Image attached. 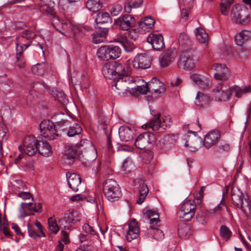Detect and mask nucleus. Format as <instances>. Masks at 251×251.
<instances>
[{
	"instance_id": "obj_1",
	"label": "nucleus",
	"mask_w": 251,
	"mask_h": 251,
	"mask_svg": "<svg viewBox=\"0 0 251 251\" xmlns=\"http://www.w3.org/2000/svg\"><path fill=\"white\" fill-rule=\"evenodd\" d=\"M40 133L38 139L36 140L32 135L26 137L24 141L23 145L19 147L20 152L24 151L28 156H33L37 151L44 156L47 155V124L43 120L39 125Z\"/></svg>"
},
{
	"instance_id": "obj_2",
	"label": "nucleus",
	"mask_w": 251,
	"mask_h": 251,
	"mask_svg": "<svg viewBox=\"0 0 251 251\" xmlns=\"http://www.w3.org/2000/svg\"><path fill=\"white\" fill-rule=\"evenodd\" d=\"M115 77L116 79L114 87L117 90L119 94H125L126 90L129 88L128 85L134 83L133 77L129 75L130 67L126 64H122L117 61L113 62Z\"/></svg>"
},
{
	"instance_id": "obj_3",
	"label": "nucleus",
	"mask_w": 251,
	"mask_h": 251,
	"mask_svg": "<svg viewBox=\"0 0 251 251\" xmlns=\"http://www.w3.org/2000/svg\"><path fill=\"white\" fill-rule=\"evenodd\" d=\"M232 203L237 208L241 209L249 218L251 219V205L248 198L237 187H233L231 191Z\"/></svg>"
},
{
	"instance_id": "obj_4",
	"label": "nucleus",
	"mask_w": 251,
	"mask_h": 251,
	"mask_svg": "<svg viewBox=\"0 0 251 251\" xmlns=\"http://www.w3.org/2000/svg\"><path fill=\"white\" fill-rule=\"evenodd\" d=\"M103 191L106 198L111 202L118 201L122 196L121 188L113 179H107L104 181Z\"/></svg>"
},
{
	"instance_id": "obj_5",
	"label": "nucleus",
	"mask_w": 251,
	"mask_h": 251,
	"mask_svg": "<svg viewBox=\"0 0 251 251\" xmlns=\"http://www.w3.org/2000/svg\"><path fill=\"white\" fill-rule=\"evenodd\" d=\"M231 20L236 24L246 25L250 21L248 8L240 4H235L230 13Z\"/></svg>"
},
{
	"instance_id": "obj_6",
	"label": "nucleus",
	"mask_w": 251,
	"mask_h": 251,
	"mask_svg": "<svg viewBox=\"0 0 251 251\" xmlns=\"http://www.w3.org/2000/svg\"><path fill=\"white\" fill-rule=\"evenodd\" d=\"M196 205L193 200L186 201L180 206L177 212V216L183 221H190L196 212Z\"/></svg>"
},
{
	"instance_id": "obj_7",
	"label": "nucleus",
	"mask_w": 251,
	"mask_h": 251,
	"mask_svg": "<svg viewBox=\"0 0 251 251\" xmlns=\"http://www.w3.org/2000/svg\"><path fill=\"white\" fill-rule=\"evenodd\" d=\"M121 53L120 47L112 45L102 46L97 52L98 57L104 60L116 59L120 56Z\"/></svg>"
},
{
	"instance_id": "obj_8",
	"label": "nucleus",
	"mask_w": 251,
	"mask_h": 251,
	"mask_svg": "<svg viewBox=\"0 0 251 251\" xmlns=\"http://www.w3.org/2000/svg\"><path fill=\"white\" fill-rule=\"evenodd\" d=\"M156 140L154 134L150 132H145L140 134L135 142V147L140 150L150 148Z\"/></svg>"
},
{
	"instance_id": "obj_9",
	"label": "nucleus",
	"mask_w": 251,
	"mask_h": 251,
	"mask_svg": "<svg viewBox=\"0 0 251 251\" xmlns=\"http://www.w3.org/2000/svg\"><path fill=\"white\" fill-rule=\"evenodd\" d=\"M194 51L191 49L183 50L179 60L177 62L179 67H182L185 70H192L195 67V62L193 59Z\"/></svg>"
},
{
	"instance_id": "obj_10",
	"label": "nucleus",
	"mask_w": 251,
	"mask_h": 251,
	"mask_svg": "<svg viewBox=\"0 0 251 251\" xmlns=\"http://www.w3.org/2000/svg\"><path fill=\"white\" fill-rule=\"evenodd\" d=\"M151 57L145 53L137 54L132 61V65L134 68L139 69H147L150 67Z\"/></svg>"
},
{
	"instance_id": "obj_11",
	"label": "nucleus",
	"mask_w": 251,
	"mask_h": 251,
	"mask_svg": "<svg viewBox=\"0 0 251 251\" xmlns=\"http://www.w3.org/2000/svg\"><path fill=\"white\" fill-rule=\"evenodd\" d=\"M177 55V50L175 48H170L162 53L159 58L161 66L166 67L174 61Z\"/></svg>"
},
{
	"instance_id": "obj_12",
	"label": "nucleus",
	"mask_w": 251,
	"mask_h": 251,
	"mask_svg": "<svg viewBox=\"0 0 251 251\" xmlns=\"http://www.w3.org/2000/svg\"><path fill=\"white\" fill-rule=\"evenodd\" d=\"M215 100L219 101L228 100L232 94L231 88L220 84L213 90Z\"/></svg>"
},
{
	"instance_id": "obj_13",
	"label": "nucleus",
	"mask_w": 251,
	"mask_h": 251,
	"mask_svg": "<svg viewBox=\"0 0 251 251\" xmlns=\"http://www.w3.org/2000/svg\"><path fill=\"white\" fill-rule=\"evenodd\" d=\"M51 27H52L56 31L64 34V31L67 32L73 29V25L70 22L68 23H62L60 21L58 16H51Z\"/></svg>"
},
{
	"instance_id": "obj_14",
	"label": "nucleus",
	"mask_w": 251,
	"mask_h": 251,
	"mask_svg": "<svg viewBox=\"0 0 251 251\" xmlns=\"http://www.w3.org/2000/svg\"><path fill=\"white\" fill-rule=\"evenodd\" d=\"M147 41L151 45L154 50L160 51L165 48L164 38L160 34L150 33L147 38Z\"/></svg>"
},
{
	"instance_id": "obj_15",
	"label": "nucleus",
	"mask_w": 251,
	"mask_h": 251,
	"mask_svg": "<svg viewBox=\"0 0 251 251\" xmlns=\"http://www.w3.org/2000/svg\"><path fill=\"white\" fill-rule=\"evenodd\" d=\"M212 69L215 71L214 76L216 79L226 80L230 76L228 69L225 64H214Z\"/></svg>"
},
{
	"instance_id": "obj_16",
	"label": "nucleus",
	"mask_w": 251,
	"mask_h": 251,
	"mask_svg": "<svg viewBox=\"0 0 251 251\" xmlns=\"http://www.w3.org/2000/svg\"><path fill=\"white\" fill-rule=\"evenodd\" d=\"M149 92L154 94L155 97L164 92L166 90V86L159 79L154 77L148 83Z\"/></svg>"
},
{
	"instance_id": "obj_17",
	"label": "nucleus",
	"mask_w": 251,
	"mask_h": 251,
	"mask_svg": "<svg viewBox=\"0 0 251 251\" xmlns=\"http://www.w3.org/2000/svg\"><path fill=\"white\" fill-rule=\"evenodd\" d=\"M135 23V18L131 15L126 14L120 17L116 22V25H119L120 28L123 30H127L133 25Z\"/></svg>"
},
{
	"instance_id": "obj_18",
	"label": "nucleus",
	"mask_w": 251,
	"mask_h": 251,
	"mask_svg": "<svg viewBox=\"0 0 251 251\" xmlns=\"http://www.w3.org/2000/svg\"><path fill=\"white\" fill-rule=\"evenodd\" d=\"M66 175L69 187L75 192L78 191L81 181L79 175L69 172H67Z\"/></svg>"
},
{
	"instance_id": "obj_19",
	"label": "nucleus",
	"mask_w": 251,
	"mask_h": 251,
	"mask_svg": "<svg viewBox=\"0 0 251 251\" xmlns=\"http://www.w3.org/2000/svg\"><path fill=\"white\" fill-rule=\"evenodd\" d=\"M160 117V113L154 114L153 118L147 124L143 125V126H145L146 128H151L153 131H157L159 129H161L162 130L165 129L167 125L162 124Z\"/></svg>"
},
{
	"instance_id": "obj_20",
	"label": "nucleus",
	"mask_w": 251,
	"mask_h": 251,
	"mask_svg": "<svg viewBox=\"0 0 251 251\" xmlns=\"http://www.w3.org/2000/svg\"><path fill=\"white\" fill-rule=\"evenodd\" d=\"M19 211L21 213L20 216L21 218H24L31 214L32 215V211L40 212L39 209H37L32 202H22L19 208Z\"/></svg>"
},
{
	"instance_id": "obj_21",
	"label": "nucleus",
	"mask_w": 251,
	"mask_h": 251,
	"mask_svg": "<svg viewBox=\"0 0 251 251\" xmlns=\"http://www.w3.org/2000/svg\"><path fill=\"white\" fill-rule=\"evenodd\" d=\"M221 136L218 130H213L209 132L204 137L203 145L206 149H209L214 145Z\"/></svg>"
},
{
	"instance_id": "obj_22",
	"label": "nucleus",
	"mask_w": 251,
	"mask_h": 251,
	"mask_svg": "<svg viewBox=\"0 0 251 251\" xmlns=\"http://www.w3.org/2000/svg\"><path fill=\"white\" fill-rule=\"evenodd\" d=\"M139 228L135 219L131 220L128 224V230L126 236V240L130 242L137 238L139 235Z\"/></svg>"
},
{
	"instance_id": "obj_23",
	"label": "nucleus",
	"mask_w": 251,
	"mask_h": 251,
	"mask_svg": "<svg viewBox=\"0 0 251 251\" xmlns=\"http://www.w3.org/2000/svg\"><path fill=\"white\" fill-rule=\"evenodd\" d=\"M109 29L110 28L107 26H100V29L93 34V42L95 44L103 42L105 40Z\"/></svg>"
},
{
	"instance_id": "obj_24",
	"label": "nucleus",
	"mask_w": 251,
	"mask_h": 251,
	"mask_svg": "<svg viewBox=\"0 0 251 251\" xmlns=\"http://www.w3.org/2000/svg\"><path fill=\"white\" fill-rule=\"evenodd\" d=\"M62 220L66 224H71L79 221V213L74 209H69L64 214Z\"/></svg>"
},
{
	"instance_id": "obj_25",
	"label": "nucleus",
	"mask_w": 251,
	"mask_h": 251,
	"mask_svg": "<svg viewBox=\"0 0 251 251\" xmlns=\"http://www.w3.org/2000/svg\"><path fill=\"white\" fill-rule=\"evenodd\" d=\"M119 135L121 141L127 142L133 138L134 131L128 126H122L119 128Z\"/></svg>"
},
{
	"instance_id": "obj_26",
	"label": "nucleus",
	"mask_w": 251,
	"mask_h": 251,
	"mask_svg": "<svg viewBox=\"0 0 251 251\" xmlns=\"http://www.w3.org/2000/svg\"><path fill=\"white\" fill-rule=\"evenodd\" d=\"M138 183L139 184V192L140 197L137 200V203L139 204H142L147 194L149 193V189L146 184L145 183L144 180L142 179H138Z\"/></svg>"
},
{
	"instance_id": "obj_27",
	"label": "nucleus",
	"mask_w": 251,
	"mask_h": 251,
	"mask_svg": "<svg viewBox=\"0 0 251 251\" xmlns=\"http://www.w3.org/2000/svg\"><path fill=\"white\" fill-rule=\"evenodd\" d=\"M251 39V32L247 30H243L235 37V41L239 46H242L249 40Z\"/></svg>"
},
{
	"instance_id": "obj_28",
	"label": "nucleus",
	"mask_w": 251,
	"mask_h": 251,
	"mask_svg": "<svg viewBox=\"0 0 251 251\" xmlns=\"http://www.w3.org/2000/svg\"><path fill=\"white\" fill-rule=\"evenodd\" d=\"M143 83L144 84L141 85H137L135 87H131L130 85H128V86L129 87V89L126 90V93L127 92H129L130 94H145L147 92H149V88L148 86V83L145 82L144 80H142Z\"/></svg>"
},
{
	"instance_id": "obj_29",
	"label": "nucleus",
	"mask_w": 251,
	"mask_h": 251,
	"mask_svg": "<svg viewBox=\"0 0 251 251\" xmlns=\"http://www.w3.org/2000/svg\"><path fill=\"white\" fill-rule=\"evenodd\" d=\"M100 124V128L103 129L105 134H107V148L109 151H112V146L111 140L110 139V135L108 134L107 130V119L102 116H100L99 118Z\"/></svg>"
},
{
	"instance_id": "obj_30",
	"label": "nucleus",
	"mask_w": 251,
	"mask_h": 251,
	"mask_svg": "<svg viewBox=\"0 0 251 251\" xmlns=\"http://www.w3.org/2000/svg\"><path fill=\"white\" fill-rule=\"evenodd\" d=\"M210 97L207 95L199 92L196 97L195 103L201 107H207L210 103Z\"/></svg>"
},
{
	"instance_id": "obj_31",
	"label": "nucleus",
	"mask_w": 251,
	"mask_h": 251,
	"mask_svg": "<svg viewBox=\"0 0 251 251\" xmlns=\"http://www.w3.org/2000/svg\"><path fill=\"white\" fill-rule=\"evenodd\" d=\"M230 150V145L226 142H221L214 150V154L221 156L228 152Z\"/></svg>"
},
{
	"instance_id": "obj_32",
	"label": "nucleus",
	"mask_w": 251,
	"mask_h": 251,
	"mask_svg": "<svg viewBox=\"0 0 251 251\" xmlns=\"http://www.w3.org/2000/svg\"><path fill=\"white\" fill-rule=\"evenodd\" d=\"M114 69L113 62L105 63L102 69V72L105 77L114 79L115 77Z\"/></svg>"
},
{
	"instance_id": "obj_33",
	"label": "nucleus",
	"mask_w": 251,
	"mask_h": 251,
	"mask_svg": "<svg viewBox=\"0 0 251 251\" xmlns=\"http://www.w3.org/2000/svg\"><path fill=\"white\" fill-rule=\"evenodd\" d=\"M96 23L99 25L108 24L109 26L112 24V19L107 12H99L95 19Z\"/></svg>"
},
{
	"instance_id": "obj_34",
	"label": "nucleus",
	"mask_w": 251,
	"mask_h": 251,
	"mask_svg": "<svg viewBox=\"0 0 251 251\" xmlns=\"http://www.w3.org/2000/svg\"><path fill=\"white\" fill-rule=\"evenodd\" d=\"M96 157L95 155L90 159L85 158V161L83 162V164L86 167H90L92 169L94 173L96 174L99 172L100 168V163L96 160Z\"/></svg>"
},
{
	"instance_id": "obj_35",
	"label": "nucleus",
	"mask_w": 251,
	"mask_h": 251,
	"mask_svg": "<svg viewBox=\"0 0 251 251\" xmlns=\"http://www.w3.org/2000/svg\"><path fill=\"white\" fill-rule=\"evenodd\" d=\"M76 153V149L75 147L73 146H67L65 148L64 158L68 159L70 161L69 164L74 162V160L75 157Z\"/></svg>"
},
{
	"instance_id": "obj_36",
	"label": "nucleus",
	"mask_w": 251,
	"mask_h": 251,
	"mask_svg": "<svg viewBox=\"0 0 251 251\" xmlns=\"http://www.w3.org/2000/svg\"><path fill=\"white\" fill-rule=\"evenodd\" d=\"M117 41L122 44L127 52H131L135 48L134 44L129 41L126 36H122L118 39Z\"/></svg>"
},
{
	"instance_id": "obj_37",
	"label": "nucleus",
	"mask_w": 251,
	"mask_h": 251,
	"mask_svg": "<svg viewBox=\"0 0 251 251\" xmlns=\"http://www.w3.org/2000/svg\"><path fill=\"white\" fill-rule=\"evenodd\" d=\"M143 3V0H126L125 3V10L127 13H130L132 8L140 7Z\"/></svg>"
},
{
	"instance_id": "obj_38",
	"label": "nucleus",
	"mask_w": 251,
	"mask_h": 251,
	"mask_svg": "<svg viewBox=\"0 0 251 251\" xmlns=\"http://www.w3.org/2000/svg\"><path fill=\"white\" fill-rule=\"evenodd\" d=\"M47 69V65L45 62L36 64L31 68L32 72L38 75H43Z\"/></svg>"
},
{
	"instance_id": "obj_39",
	"label": "nucleus",
	"mask_w": 251,
	"mask_h": 251,
	"mask_svg": "<svg viewBox=\"0 0 251 251\" xmlns=\"http://www.w3.org/2000/svg\"><path fill=\"white\" fill-rule=\"evenodd\" d=\"M145 218L147 220H150V224L151 225H155L158 222L159 214L152 210H148L144 213Z\"/></svg>"
},
{
	"instance_id": "obj_40",
	"label": "nucleus",
	"mask_w": 251,
	"mask_h": 251,
	"mask_svg": "<svg viewBox=\"0 0 251 251\" xmlns=\"http://www.w3.org/2000/svg\"><path fill=\"white\" fill-rule=\"evenodd\" d=\"M234 0H221L220 7V11L223 15L227 16L231 5L234 3Z\"/></svg>"
},
{
	"instance_id": "obj_41",
	"label": "nucleus",
	"mask_w": 251,
	"mask_h": 251,
	"mask_svg": "<svg viewBox=\"0 0 251 251\" xmlns=\"http://www.w3.org/2000/svg\"><path fill=\"white\" fill-rule=\"evenodd\" d=\"M48 93L52 95L59 102L62 104H64L68 102L66 95L63 92L50 90L48 87Z\"/></svg>"
},
{
	"instance_id": "obj_42",
	"label": "nucleus",
	"mask_w": 251,
	"mask_h": 251,
	"mask_svg": "<svg viewBox=\"0 0 251 251\" xmlns=\"http://www.w3.org/2000/svg\"><path fill=\"white\" fill-rule=\"evenodd\" d=\"M86 7L93 12L99 11L102 7L100 0H88L86 3Z\"/></svg>"
},
{
	"instance_id": "obj_43",
	"label": "nucleus",
	"mask_w": 251,
	"mask_h": 251,
	"mask_svg": "<svg viewBox=\"0 0 251 251\" xmlns=\"http://www.w3.org/2000/svg\"><path fill=\"white\" fill-rule=\"evenodd\" d=\"M48 229L50 231V234H56L59 230V227L54 216L48 218Z\"/></svg>"
},
{
	"instance_id": "obj_44",
	"label": "nucleus",
	"mask_w": 251,
	"mask_h": 251,
	"mask_svg": "<svg viewBox=\"0 0 251 251\" xmlns=\"http://www.w3.org/2000/svg\"><path fill=\"white\" fill-rule=\"evenodd\" d=\"M231 88L232 93L235 92V96L238 98L241 97L243 94L251 92V85L246 86L243 88L235 85Z\"/></svg>"
},
{
	"instance_id": "obj_45",
	"label": "nucleus",
	"mask_w": 251,
	"mask_h": 251,
	"mask_svg": "<svg viewBox=\"0 0 251 251\" xmlns=\"http://www.w3.org/2000/svg\"><path fill=\"white\" fill-rule=\"evenodd\" d=\"M196 37L199 42L206 43L208 41V35L202 28H196Z\"/></svg>"
},
{
	"instance_id": "obj_46",
	"label": "nucleus",
	"mask_w": 251,
	"mask_h": 251,
	"mask_svg": "<svg viewBox=\"0 0 251 251\" xmlns=\"http://www.w3.org/2000/svg\"><path fill=\"white\" fill-rule=\"evenodd\" d=\"M82 129L81 126L78 124H74L72 126H70L67 131V135L69 137H73L76 135L80 134L82 132Z\"/></svg>"
},
{
	"instance_id": "obj_47",
	"label": "nucleus",
	"mask_w": 251,
	"mask_h": 251,
	"mask_svg": "<svg viewBox=\"0 0 251 251\" xmlns=\"http://www.w3.org/2000/svg\"><path fill=\"white\" fill-rule=\"evenodd\" d=\"M148 233L157 240H160L164 238V234L163 231L159 228H153L151 226V228L148 229Z\"/></svg>"
},
{
	"instance_id": "obj_48",
	"label": "nucleus",
	"mask_w": 251,
	"mask_h": 251,
	"mask_svg": "<svg viewBox=\"0 0 251 251\" xmlns=\"http://www.w3.org/2000/svg\"><path fill=\"white\" fill-rule=\"evenodd\" d=\"M55 127L56 126L48 120V138L50 139L54 140L58 136Z\"/></svg>"
},
{
	"instance_id": "obj_49",
	"label": "nucleus",
	"mask_w": 251,
	"mask_h": 251,
	"mask_svg": "<svg viewBox=\"0 0 251 251\" xmlns=\"http://www.w3.org/2000/svg\"><path fill=\"white\" fill-rule=\"evenodd\" d=\"M220 234L223 239L228 240L231 236L232 232L227 226L223 225L220 229Z\"/></svg>"
},
{
	"instance_id": "obj_50",
	"label": "nucleus",
	"mask_w": 251,
	"mask_h": 251,
	"mask_svg": "<svg viewBox=\"0 0 251 251\" xmlns=\"http://www.w3.org/2000/svg\"><path fill=\"white\" fill-rule=\"evenodd\" d=\"M224 200V196L221 201L220 204H219L217 206L214 208L209 209L207 211V213L208 214L211 216H215L219 214H221V212L222 210V206H225V203L223 202V201Z\"/></svg>"
},
{
	"instance_id": "obj_51",
	"label": "nucleus",
	"mask_w": 251,
	"mask_h": 251,
	"mask_svg": "<svg viewBox=\"0 0 251 251\" xmlns=\"http://www.w3.org/2000/svg\"><path fill=\"white\" fill-rule=\"evenodd\" d=\"M56 4L54 1L51 0H48V20H51L52 16H57L55 12Z\"/></svg>"
},
{
	"instance_id": "obj_52",
	"label": "nucleus",
	"mask_w": 251,
	"mask_h": 251,
	"mask_svg": "<svg viewBox=\"0 0 251 251\" xmlns=\"http://www.w3.org/2000/svg\"><path fill=\"white\" fill-rule=\"evenodd\" d=\"M21 37L22 38L31 41L36 37V34L32 30L27 29L23 31Z\"/></svg>"
},
{
	"instance_id": "obj_53",
	"label": "nucleus",
	"mask_w": 251,
	"mask_h": 251,
	"mask_svg": "<svg viewBox=\"0 0 251 251\" xmlns=\"http://www.w3.org/2000/svg\"><path fill=\"white\" fill-rule=\"evenodd\" d=\"M142 157L145 163H150L153 158V153L150 151H145L142 153Z\"/></svg>"
},
{
	"instance_id": "obj_54",
	"label": "nucleus",
	"mask_w": 251,
	"mask_h": 251,
	"mask_svg": "<svg viewBox=\"0 0 251 251\" xmlns=\"http://www.w3.org/2000/svg\"><path fill=\"white\" fill-rule=\"evenodd\" d=\"M123 7L121 4H116L111 9V14L113 16H117L121 12Z\"/></svg>"
},
{
	"instance_id": "obj_55",
	"label": "nucleus",
	"mask_w": 251,
	"mask_h": 251,
	"mask_svg": "<svg viewBox=\"0 0 251 251\" xmlns=\"http://www.w3.org/2000/svg\"><path fill=\"white\" fill-rule=\"evenodd\" d=\"M179 45L182 46L187 44L190 42L187 36L184 33H181L178 39Z\"/></svg>"
},
{
	"instance_id": "obj_56",
	"label": "nucleus",
	"mask_w": 251,
	"mask_h": 251,
	"mask_svg": "<svg viewBox=\"0 0 251 251\" xmlns=\"http://www.w3.org/2000/svg\"><path fill=\"white\" fill-rule=\"evenodd\" d=\"M196 219L197 222L201 225H204L207 221L206 215L202 212H200L197 214Z\"/></svg>"
},
{
	"instance_id": "obj_57",
	"label": "nucleus",
	"mask_w": 251,
	"mask_h": 251,
	"mask_svg": "<svg viewBox=\"0 0 251 251\" xmlns=\"http://www.w3.org/2000/svg\"><path fill=\"white\" fill-rule=\"evenodd\" d=\"M27 227H28V232L29 236H30L32 238H35L38 236H39V232H36L33 226H32L31 225L28 224L27 225Z\"/></svg>"
},
{
	"instance_id": "obj_58",
	"label": "nucleus",
	"mask_w": 251,
	"mask_h": 251,
	"mask_svg": "<svg viewBox=\"0 0 251 251\" xmlns=\"http://www.w3.org/2000/svg\"><path fill=\"white\" fill-rule=\"evenodd\" d=\"M83 229L87 233L92 235H96V232L88 224L85 223L82 226Z\"/></svg>"
},
{
	"instance_id": "obj_59",
	"label": "nucleus",
	"mask_w": 251,
	"mask_h": 251,
	"mask_svg": "<svg viewBox=\"0 0 251 251\" xmlns=\"http://www.w3.org/2000/svg\"><path fill=\"white\" fill-rule=\"evenodd\" d=\"M198 85L201 88L205 89L209 88L211 86V83L207 79H201L200 82H199Z\"/></svg>"
},
{
	"instance_id": "obj_60",
	"label": "nucleus",
	"mask_w": 251,
	"mask_h": 251,
	"mask_svg": "<svg viewBox=\"0 0 251 251\" xmlns=\"http://www.w3.org/2000/svg\"><path fill=\"white\" fill-rule=\"evenodd\" d=\"M61 241L65 244H67L70 243V240L69 238V234L66 231H61Z\"/></svg>"
},
{
	"instance_id": "obj_61",
	"label": "nucleus",
	"mask_w": 251,
	"mask_h": 251,
	"mask_svg": "<svg viewBox=\"0 0 251 251\" xmlns=\"http://www.w3.org/2000/svg\"><path fill=\"white\" fill-rule=\"evenodd\" d=\"M128 34L130 38L135 41L138 37V31L137 29H132L128 32Z\"/></svg>"
},
{
	"instance_id": "obj_62",
	"label": "nucleus",
	"mask_w": 251,
	"mask_h": 251,
	"mask_svg": "<svg viewBox=\"0 0 251 251\" xmlns=\"http://www.w3.org/2000/svg\"><path fill=\"white\" fill-rule=\"evenodd\" d=\"M132 165L131 162H129L127 160H125L123 163V169L126 173H129L131 171L132 167H130Z\"/></svg>"
},
{
	"instance_id": "obj_63",
	"label": "nucleus",
	"mask_w": 251,
	"mask_h": 251,
	"mask_svg": "<svg viewBox=\"0 0 251 251\" xmlns=\"http://www.w3.org/2000/svg\"><path fill=\"white\" fill-rule=\"evenodd\" d=\"M143 21L146 22L148 26V28H151L155 23V20L151 17H145Z\"/></svg>"
},
{
	"instance_id": "obj_64",
	"label": "nucleus",
	"mask_w": 251,
	"mask_h": 251,
	"mask_svg": "<svg viewBox=\"0 0 251 251\" xmlns=\"http://www.w3.org/2000/svg\"><path fill=\"white\" fill-rule=\"evenodd\" d=\"M188 227L186 226H179L177 229L178 234L180 236H184L186 235V231Z\"/></svg>"
}]
</instances>
